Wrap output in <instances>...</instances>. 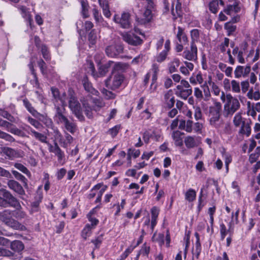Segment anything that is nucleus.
Listing matches in <instances>:
<instances>
[{
  "mask_svg": "<svg viewBox=\"0 0 260 260\" xmlns=\"http://www.w3.org/2000/svg\"><path fill=\"white\" fill-rule=\"evenodd\" d=\"M231 88L233 92L239 93L240 92L239 82L235 80L231 81Z\"/></svg>",
  "mask_w": 260,
  "mask_h": 260,
  "instance_id": "6e6d98bb",
  "label": "nucleus"
},
{
  "mask_svg": "<svg viewBox=\"0 0 260 260\" xmlns=\"http://www.w3.org/2000/svg\"><path fill=\"white\" fill-rule=\"evenodd\" d=\"M123 79L124 77L122 75L120 74H114L110 88L113 90L118 88L123 82Z\"/></svg>",
  "mask_w": 260,
  "mask_h": 260,
  "instance_id": "6ab92c4d",
  "label": "nucleus"
},
{
  "mask_svg": "<svg viewBox=\"0 0 260 260\" xmlns=\"http://www.w3.org/2000/svg\"><path fill=\"white\" fill-rule=\"evenodd\" d=\"M248 44L246 42H244L242 43L240 45V49L238 47H236L234 48L232 51V53L234 55L236 56L238 60L240 63H244L245 59L243 57V54L245 51L247 50Z\"/></svg>",
  "mask_w": 260,
  "mask_h": 260,
  "instance_id": "9b49d317",
  "label": "nucleus"
},
{
  "mask_svg": "<svg viewBox=\"0 0 260 260\" xmlns=\"http://www.w3.org/2000/svg\"><path fill=\"white\" fill-rule=\"evenodd\" d=\"M83 86L86 91L93 95H98L99 93V91L93 88L91 84L87 80L83 81Z\"/></svg>",
  "mask_w": 260,
  "mask_h": 260,
  "instance_id": "f704fd0d",
  "label": "nucleus"
},
{
  "mask_svg": "<svg viewBox=\"0 0 260 260\" xmlns=\"http://www.w3.org/2000/svg\"><path fill=\"white\" fill-rule=\"evenodd\" d=\"M68 100V106L72 113L81 121L84 120L80 103L78 101L74 91L70 89L68 92L66 100Z\"/></svg>",
  "mask_w": 260,
  "mask_h": 260,
  "instance_id": "f03ea898",
  "label": "nucleus"
},
{
  "mask_svg": "<svg viewBox=\"0 0 260 260\" xmlns=\"http://www.w3.org/2000/svg\"><path fill=\"white\" fill-rule=\"evenodd\" d=\"M191 42L190 44L196 45V43H202L205 39V35L203 31L198 29H193L190 31Z\"/></svg>",
  "mask_w": 260,
  "mask_h": 260,
  "instance_id": "ddd939ff",
  "label": "nucleus"
},
{
  "mask_svg": "<svg viewBox=\"0 0 260 260\" xmlns=\"http://www.w3.org/2000/svg\"><path fill=\"white\" fill-rule=\"evenodd\" d=\"M240 212V209L237 208L236 210V211L235 213L233 212L232 214V217H231V221L229 223V231L230 233L231 234H232L234 232V228L232 226V222H235L236 224H238L239 223V214Z\"/></svg>",
  "mask_w": 260,
  "mask_h": 260,
  "instance_id": "2f4dec72",
  "label": "nucleus"
},
{
  "mask_svg": "<svg viewBox=\"0 0 260 260\" xmlns=\"http://www.w3.org/2000/svg\"><path fill=\"white\" fill-rule=\"evenodd\" d=\"M3 152L9 159L11 160L22 158L24 156V152L22 150H15L10 147L4 148Z\"/></svg>",
  "mask_w": 260,
  "mask_h": 260,
  "instance_id": "f8f14e48",
  "label": "nucleus"
},
{
  "mask_svg": "<svg viewBox=\"0 0 260 260\" xmlns=\"http://www.w3.org/2000/svg\"><path fill=\"white\" fill-rule=\"evenodd\" d=\"M222 105L219 102L214 101L209 108V123L214 128H220L222 124L221 119Z\"/></svg>",
  "mask_w": 260,
  "mask_h": 260,
  "instance_id": "f257e3e1",
  "label": "nucleus"
},
{
  "mask_svg": "<svg viewBox=\"0 0 260 260\" xmlns=\"http://www.w3.org/2000/svg\"><path fill=\"white\" fill-rule=\"evenodd\" d=\"M250 70L251 67L250 64L246 66L245 68H244L243 66H238L234 71L235 77L240 78L242 76H245L250 73Z\"/></svg>",
  "mask_w": 260,
  "mask_h": 260,
  "instance_id": "f3484780",
  "label": "nucleus"
},
{
  "mask_svg": "<svg viewBox=\"0 0 260 260\" xmlns=\"http://www.w3.org/2000/svg\"><path fill=\"white\" fill-rule=\"evenodd\" d=\"M49 150L50 152L55 153L57 157L58 162L61 165L64 164L66 162L64 153L59 148L56 142H54V146L49 144Z\"/></svg>",
  "mask_w": 260,
  "mask_h": 260,
  "instance_id": "1a4fd4ad",
  "label": "nucleus"
},
{
  "mask_svg": "<svg viewBox=\"0 0 260 260\" xmlns=\"http://www.w3.org/2000/svg\"><path fill=\"white\" fill-rule=\"evenodd\" d=\"M221 6L224 5V2L222 0H213L209 4L210 11L216 14L219 9V4Z\"/></svg>",
  "mask_w": 260,
  "mask_h": 260,
  "instance_id": "c756f323",
  "label": "nucleus"
},
{
  "mask_svg": "<svg viewBox=\"0 0 260 260\" xmlns=\"http://www.w3.org/2000/svg\"><path fill=\"white\" fill-rule=\"evenodd\" d=\"M246 121L244 118H242L241 113H236L233 118V123L236 127L240 126Z\"/></svg>",
  "mask_w": 260,
  "mask_h": 260,
  "instance_id": "e433bc0d",
  "label": "nucleus"
},
{
  "mask_svg": "<svg viewBox=\"0 0 260 260\" xmlns=\"http://www.w3.org/2000/svg\"><path fill=\"white\" fill-rule=\"evenodd\" d=\"M29 128V134L32 137H34L36 140L40 141L42 143L48 144V145L49 144V143H48V142L47 141V137L46 135L35 131L31 127Z\"/></svg>",
  "mask_w": 260,
  "mask_h": 260,
  "instance_id": "b1692460",
  "label": "nucleus"
},
{
  "mask_svg": "<svg viewBox=\"0 0 260 260\" xmlns=\"http://www.w3.org/2000/svg\"><path fill=\"white\" fill-rule=\"evenodd\" d=\"M182 56L185 59L190 61H196L198 59V48L196 45L190 44V49H185Z\"/></svg>",
  "mask_w": 260,
  "mask_h": 260,
  "instance_id": "9d476101",
  "label": "nucleus"
},
{
  "mask_svg": "<svg viewBox=\"0 0 260 260\" xmlns=\"http://www.w3.org/2000/svg\"><path fill=\"white\" fill-rule=\"evenodd\" d=\"M250 121L247 120L240 125L241 128L239 130V133L242 135H245L246 137H249L251 134Z\"/></svg>",
  "mask_w": 260,
  "mask_h": 260,
  "instance_id": "bb28decb",
  "label": "nucleus"
},
{
  "mask_svg": "<svg viewBox=\"0 0 260 260\" xmlns=\"http://www.w3.org/2000/svg\"><path fill=\"white\" fill-rule=\"evenodd\" d=\"M102 186H103V183H98L94 185L90 190V193L88 194L87 198L90 200L93 199L96 195L94 191L100 189Z\"/></svg>",
  "mask_w": 260,
  "mask_h": 260,
  "instance_id": "864d4df0",
  "label": "nucleus"
},
{
  "mask_svg": "<svg viewBox=\"0 0 260 260\" xmlns=\"http://www.w3.org/2000/svg\"><path fill=\"white\" fill-rule=\"evenodd\" d=\"M239 100L230 93L226 94V101L223 105V114L224 117H231L240 108Z\"/></svg>",
  "mask_w": 260,
  "mask_h": 260,
  "instance_id": "20e7f679",
  "label": "nucleus"
},
{
  "mask_svg": "<svg viewBox=\"0 0 260 260\" xmlns=\"http://www.w3.org/2000/svg\"><path fill=\"white\" fill-rule=\"evenodd\" d=\"M114 64L113 61H109V62L102 65L99 67V73L101 76H104L108 72V69L110 66Z\"/></svg>",
  "mask_w": 260,
  "mask_h": 260,
  "instance_id": "37998d69",
  "label": "nucleus"
},
{
  "mask_svg": "<svg viewBox=\"0 0 260 260\" xmlns=\"http://www.w3.org/2000/svg\"><path fill=\"white\" fill-rule=\"evenodd\" d=\"M153 72L152 80L153 81L157 79V75L159 72V66L156 63H153L151 69Z\"/></svg>",
  "mask_w": 260,
  "mask_h": 260,
  "instance_id": "0e129e2a",
  "label": "nucleus"
},
{
  "mask_svg": "<svg viewBox=\"0 0 260 260\" xmlns=\"http://www.w3.org/2000/svg\"><path fill=\"white\" fill-rule=\"evenodd\" d=\"M0 194L3 197V198L0 197V206L20 207L19 201L9 191L4 189H0Z\"/></svg>",
  "mask_w": 260,
  "mask_h": 260,
  "instance_id": "39448f33",
  "label": "nucleus"
},
{
  "mask_svg": "<svg viewBox=\"0 0 260 260\" xmlns=\"http://www.w3.org/2000/svg\"><path fill=\"white\" fill-rule=\"evenodd\" d=\"M8 185L9 187L13 190L16 192L20 195H24L25 194L24 190L23 187L18 182L11 180L8 182Z\"/></svg>",
  "mask_w": 260,
  "mask_h": 260,
  "instance_id": "dca6fc26",
  "label": "nucleus"
},
{
  "mask_svg": "<svg viewBox=\"0 0 260 260\" xmlns=\"http://www.w3.org/2000/svg\"><path fill=\"white\" fill-rule=\"evenodd\" d=\"M93 16L97 24L104 25V18H103L100 11L96 8H94L92 10Z\"/></svg>",
  "mask_w": 260,
  "mask_h": 260,
  "instance_id": "473e14b6",
  "label": "nucleus"
},
{
  "mask_svg": "<svg viewBox=\"0 0 260 260\" xmlns=\"http://www.w3.org/2000/svg\"><path fill=\"white\" fill-rule=\"evenodd\" d=\"M82 103L83 107L84 109L85 114L86 116L89 118H92V112L91 108L89 106V104L83 99L81 100Z\"/></svg>",
  "mask_w": 260,
  "mask_h": 260,
  "instance_id": "a19ab883",
  "label": "nucleus"
},
{
  "mask_svg": "<svg viewBox=\"0 0 260 260\" xmlns=\"http://www.w3.org/2000/svg\"><path fill=\"white\" fill-rule=\"evenodd\" d=\"M23 243L19 240H15L11 242V249L15 252H20L24 249Z\"/></svg>",
  "mask_w": 260,
  "mask_h": 260,
  "instance_id": "72a5a7b5",
  "label": "nucleus"
},
{
  "mask_svg": "<svg viewBox=\"0 0 260 260\" xmlns=\"http://www.w3.org/2000/svg\"><path fill=\"white\" fill-rule=\"evenodd\" d=\"M248 99L258 101L260 99V87L259 86L255 85L254 88H251L247 93Z\"/></svg>",
  "mask_w": 260,
  "mask_h": 260,
  "instance_id": "aec40b11",
  "label": "nucleus"
},
{
  "mask_svg": "<svg viewBox=\"0 0 260 260\" xmlns=\"http://www.w3.org/2000/svg\"><path fill=\"white\" fill-rule=\"evenodd\" d=\"M189 81L191 84L193 85L202 84L204 81L202 73L199 72L198 74H192L190 77Z\"/></svg>",
  "mask_w": 260,
  "mask_h": 260,
  "instance_id": "7c9ffc66",
  "label": "nucleus"
},
{
  "mask_svg": "<svg viewBox=\"0 0 260 260\" xmlns=\"http://www.w3.org/2000/svg\"><path fill=\"white\" fill-rule=\"evenodd\" d=\"M0 138L5 139V140L10 142H13L15 141V139L12 136H11L10 135L6 133L1 131V130Z\"/></svg>",
  "mask_w": 260,
  "mask_h": 260,
  "instance_id": "4d7b16f0",
  "label": "nucleus"
},
{
  "mask_svg": "<svg viewBox=\"0 0 260 260\" xmlns=\"http://www.w3.org/2000/svg\"><path fill=\"white\" fill-rule=\"evenodd\" d=\"M148 6L144 12L141 19L142 23H146L150 22L152 18L151 9L153 8V2L151 0H147Z\"/></svg>",
  "mask_w": 260,
  "mask_h": 260,
  "instance_id": "4468645a",
  "label": "nucleus"
},
{
  "mask_svg": "<svg viewBox=\"0 0 260 260\" xmlns=\"http://www.w3.org/2000/svg\"><path fill=\"white\" fill-rule=\"evenodd\" d=\"M51 90L54 99H55L56 101L60 100L62 105L63 106H66V98L67 97L66 93H63L62 94L60 95L58 89L55 87H51Z\"/></svg>",
  "mask_w": 260,
  "mask_h": 260,
  "instance_id": "a211bd4d",
  "label": "nucleus"
},
{
  "mask_svg": "<svg viewBox=\"0 0 260 260\" xmlns=\"http://www.w3.org/2000/svg\"><path fill=\"white\" fill-rule=\"evenodd\" d=\"M12 173L16 179L19 180L23 182H25L27 180L26 178L23 175L21 174L17 171L13 170L12 171Z\"/></svg>",
  "mask_w": 260,
  "mask_h": 260,
  "instance_id": "e2e57ef3",
  "label": "nucleus"
},
{
  "mask_svg": "<svg viewBox=\"0 0 260 260\" xmlns=\"http://www.w3.org/2000/svg\"><path fill=\"white\" fill-rule=\"evenodd\" d=\"M38 65L40 69L41 73L44 75H47V66L45 61L42 59H40L38 61Z\"/></svg>",
  "mask_w": 260,
  "mask_h": 260,
  "instance_id": "5fc2aeb1",
  "label": "nucleus"
},
{
  "mask_svg": "<svg viewBox=\"0 0 260 260\" xmlns=\"http://www.w3.org/2000/svg\"><path fill=\"white\" fill-rule=\"evenodd\" d=\"M23 105L27 109V110L35 117L39 118L40 116H42L32 106L31 104L27 99H24L23 100Z\"/></svg>",
  "mask_w": 260,
  "mask_h": 260,
  "instance_id": "4be33fe9",
  "label": "nucleus"
},
{
  "mask_svg": "<svg viewBox=\"0 0 260 260\" xmlns=\"http://www.w3.org/2000/svg\"><path fill=\"white\" fill-rule=\"evenodd\" d=\"M171 13L173 17L175 18H176L177 17L181 16V4L178 3L176 6V12H175L174 8H173L171 10Z\"/></svg>",
  "mask_w": 260,
  "mask_h": 260,
  "instance_id": "13d9d810",
  "label": "nucleus"
},
{
  "mask_svg": "<svg viewBox=\"0 0 260 260\" xmlns=\"http://www.w3.org/2000/svg\"><path fill=\"white\" fill-rule=\"evenodd\" d=\"M180 60L178 58H174L169 64V71L171 73L177 71V68L179 66Z\"/></svg>",
  "mask_w": 260,
  "mask_h": 260,
  "instance_id": "c03bdc74",
  "label": "nucleus"
},
{
  "mask_svg": "<svg viewBox=\"0 0 260 260\" xmlns=\"http://www.w3.org/2000/svg\"><path fill=\"white\" fill-rule=\"evenodd\" d=\"M224 28L227 31V35L230 36L236 30L237 26L231 22H228L224 24Z\"/></svg>",
  "mask_w": 260,
  "mask_h": 260,
  "instance_id": "58836bf2",
  "label": "nucleus"
},
{
  "mask_svg": "<svg viewBox=\"0 0 260 260\" xmlns=\"http://www.w3.org/2000/svg\"><path fill=\"white\" fill-rule=\"evenodd\" d=\"M184 143L186 147L188 148H192L196 146L197 144L194 137L187 136L185 138Z\"/></svg>",
  "mask_w": 260,
  "mask_h": 260,
  "instance_id": "ea45409f",
  "label": "nucleus"
},
{
  "mask_svg": "<svg viewBox=\"0 0 260 260\" xmlns=\"http://www.w3.org/2000/svg\"><path fill=\"white\" fill-rule=\"evenodd\" d=\"M66 129L71 134H74L77 130L76 124L68 120L64 124Z\"/></svg>",
  "mask_w": 260,
  "mask_h": 260,
  "instance_id": "09e8293b",
  "label": "nucleus"
},
{
  "mask_svg": "<svg viewBox=\"0 0 260 260\" xmlns=\"http://www.w3.org/2000/svg\"><path fill=\"white\" fill-rule=\"evenodd\" d=\"M81 4L82 6V15L84 18L89 17L88 8L89 5L86 1L83 0L81 1Z\"/></svg>",
  "mask_w": 260,
  "mask_h": 260,
  "instance_id": "de8ad7c7",
  "label": "nucleus"
},
{
  "mask_svg": "<svg viewBox=\"0 0 260 260\" xmlns=\"http://www.w3.org/2000/svg\"><path fill=\"white\" fill-rule=\"evenodd\" d=\"M6 130L8 132L14 135H17L19 136H21V134L22 133V132L20 129L16 127L15 126L13 125L11 123L10 125L9 126V127L6 128Z\"/></svg>",
  "mask_w": 260,
  "mask_h": 260,
  "instance_id": "3c124183",
  "label": "nucleus"
},
{
  "mask_svg": "<svg viewBox=\"0 0 260 260\" xmlns=\"http://www.w3.org/2000/svg\"><path fill=\"white\" fill-rule=\"evenodd\" d=\"M40 49L41 53L43 58L47 61H50L51 60V55L48 50V47L44 44H42Z\"/></svg>",
  "mask_w": 260,
  "mask_h": 260,
  "instance_id": "c9c22d12",
  "label": "nucleus"
},
{
  "mask_svg": "<svg viewBox=\"0 0 260 260\" xmlns=\"http://www.w3.org/2000/svg\"><path fill=\"white\" fill-rule=\"evenodd\" d=\"M120 35L122 40L129 45L138 46L142 43V40L133 33L123 32H121Z\"/></svg>",
  "mask_w": 260,
  "mask_h": 260,
  "instance_id": "6e6552de",
  "label": "nucleus"
},
{
  "mask_svg": "<svg viewBox=\"0 0 260 260\" xmlns=\"http://www.w3.org/2000/svg\"><path fill=\"white\" fill-rule=\"evenodd\" d=\"M123 47L122 45H110L106 48V54L114 57L123 52Z\"/></svg>",
  "mask_w": 260,
  "mask_h": 260,
  "instance_id": "2eb2a0df",
  "label": "nucleus"
},
{
  "mask_svg": "<svg viewBox=\"0 0 260 260\" xmlns=\"http://www.w3.org/2000/svg\"><path fill=\"white\" fill-rule=\"evenodd\" d=\"M201 87L203 90L204 94V101H207L209 100L211 96V93L209 88L207 85V82H205L203 84L201 85Z\"/></svg>",
  "mask_w": 260,
  "mask_h": 260,
  "instance_id": "79ce46f5",
  "label": "nucleus"
},
{
  "mask_svg": "<svg viewBox=\"0 0 260 260\" xmlns=\"http://www.w3.org/2000/svg\"><path fill=\"white\" fill-rule=\"evenodd\" d=\"M176 37L181 44H187L188 42V38L184 32V29L180 26H178Z\"/></svg>",
  "mask_w": 260,
  "mask_h": 260,
  "instance_id": "cd10ccee",
  "label": "nucleus"
},
{
  "mask_svg": "<svg viewBox=\"0 0 260 260\" xmlns=\"http://www.w3.org/2000/svg\"><path fill=\"white\" fill-rule=\"evenodd\" d=\"M221 134H229L230 133L231 128L229 123H225L223 121H222V124L220 128H215Z\"/></svg>",
  "mask_w": 260,
  "mask_h": 260,
  "instance_id": "4c0bfd02",
  "label": "nucleus"
},
{
  "mask_svg": "<svg viewBox=\"0 0 260 260\" xmlns=\"http://www.w3.org/2000/svg\"><path fill=\"white\" fill-rule=\"evenodd\" d=\"M168 55V53L166 52L165 51H161L160 53H159L156 57V60L158 62H161L164 61Z\"/></svg>",
  "mask_w": 260,
  "mask_h": 260,
  "instance_id": "69168bd1",
  "label": "nucleus"
},
{
  "mask_svg": "<svg viewBox=\"0 0 260 260\" xmlns=\"http://www.w3.org/2000/svg\"><path fill=\"white\" fill-rule=\"evenodd\" d=\"M28 122L37 129H40L43 127L42 124L35 119L28 116L26 118Z\"/></svg>",
  "mask_w": 260,
  "mask_h": 260,
  "instance_id": "603ef678",
  "label": "nucleus"
},
{
  "mask_svg": "<svg viewBox=\"0 0 260 260\" xmlns=\"http://www.w3.org/2000/svg\"><path fill=\"white\" fill-rule=\"evenodd\" d=\"M164 100L165 103L168 108L171 109L174 106L175 101L171 90L168 91L165 94Z\"/></svg>",
  "mask_w": 260,
  "mask_h": 260,
  "instance_id": "412c9836",
  "label": "nucleus"
},
{
  "mask_svg": "<svg viewBox=\"0 0 260 260\" xmlns=\"http://www.w3.org/2000/svg\"><path fill=\"white\" fill-rule=\"evenodd\" d=\"M93 229V226H90L89 224H86L81 232L82 237L86 240L91 235Z\"/></svg>",
  "mask_w": 260,
  "mask_h": 260,
  "instance_id": "a18cd8bd",
  "label": "nucleus"
},
{
  "mask_svg": "<svg viewBox=\"0 0 260 260\" xmlns=\"http://www.w3.org/2000/svg\"><path fill=\"white\" fill-rule=\"evenodd\" d=\"M184 134L179 131H173L172 133V138L174 141L176 146L181 147L183 145V140L181 136Z\"/></svg>",
  "mask_w": 260,
  "mask_h": 260,
  "instance_id": "393cba45",
  "label": "nucleus"
},
{
  "mask_svg": "<svg viewBox=\"0 0 260 260\" xmlns=\"http://www.w3.org/2000/svg\"><path fill=\"white\" fill-rule=\"evenodd\" d=\"M151 134L152 135L151 139L156 141H160L162 136L161 132L158 131L154 130Z\"/></svg>",
  "mask_w": 260,
  "mask_h": 260,
  "instance_id": "774afa93",
  "label": "nucleus"
},
{
  "mask_svg": "<svg viewBox=\"0 0 260 260\" xmlns=\"http://www.w3.org/2000/svg\"><path fill=\"white\" fill-rule=\"evenodd\" d=\"M13 217L12 210L7 209L0 212V220L6 225L15 230H25L26 227Z\"/></svg>",
  "mask_w": 260,
  "mask_h": 260,
  "instance_id": "7ed1b4c3",
  "label": "nucleus"
},
{
  "mask_svg": "<svg viewBox=\"0 0 260 260\" xmlns=\"http://www.w3.org/2000/svg\"><path fill=\"white\" fill-rule=\"evenodd\" d=\"M240 11V7L237 2H235L233 5H229L224 9L223 11L226 14L232 15L237 13Z\"/></svg>",
  "mask_w": 260,
  "mask_h": 260,
  "instance_id": "5701e85b",
  "label": "nucleus"
},
{
  "mask_svg": "<svg viewBox=\"0 0 260 260\" xmlns=\"http://www.w3.org/2000/svg\"><path fill=\"white\" fill-rule=\"evenodd\" d=\"M19 9L21 11L22 16L25 19L27 23L31 25L32 19L28 9L26 7L23 6H20Z\"/></svg>",
  "mask_w": 260,
  "mask_h": 260,
  "instance_id": "c85d7f7f",
  "label": "nucleus"
},
{
  "mask_svg": "<svg viewBox=\"0 0 260 260\" xmlns=\"http://www.w3.org/2000/svg\"><path fill=\"white\" fill-rule=\"evenodd\" d=\"M185 199L189 202H193L196 198V191L191 188L189 189L185 194Z\"/></svg>",
  "mask_w": 260,
  "mask_h": 260,
  "instance_id": "49530a36",
  "label": "nucleus"
},
{
  "mask_svg": "<svg viewBox=\"0 0 260 260\" xmlns=\"http://www.w3.org/2000/svg\"><path fill=\"white\" fill-rule=\"evenodd\" d=\"M247 114L250 115L253 118L256 116V111L251 107V102L248 101L247 103Z\"/></svg>",
  "mask_w": 260,
  "mask_h": 260,
  "instance_id": "bf43d9fd",
  "label": "nucleus"
},
{
  "mask_svg": "<svg viewBox=\"0 0 260 260\" xmlns=\"http://www.w3.org/2000/svg\"><path fill=\"white\" fill-rule=\"evenodd\" d=\"M103 235L101 234L98 236L95 239L91 240V242L94 245L95 248H99L103 240Z\"/></svg>",
  "mask_w": 260,
  "mask_h": 260,
  "instance_id": "052dcab7",
  "label": "nucleus"
},
{
  "mask_svg": "<svg viewBox=\"0 0 260 260\" xmlns=\"http://www.w3.org/2000/svg\"><path fill=\"white\" fill-rule=\"evenodd\" d=\"M14 166L27 176H30V172L23 165L20 163H15Z\"/></svg>",
  "mask_w": 260,
  "mask_h": 260,
  "instance_id": "8fccbe9b",
  "label": "nucleus"
},
{
  "mask_svg": "<svg viewBox=\"0 0 260 260\" xmlns=\"http://www.w3.org/2000/svg\"><path fill=\"white\" fill-rule=\"evenodd\" d=\"M0 115L3 116V117L7 119L9 121L11 122H13L14 121V118L10 114H9L7 111L3 110L0 109Z\"/></svg>",
  "mask_w": 260,
  "mask_h": 260,
  "instance_id": "680f3d73",
  "label": "nucleus"
},
{
  "mask_svg": "<svg viewBox=\"0 0 260 260\" xmlns=\"http://www.w3.org/2000/svg\"><path fill=\"white\" fill-rule=\"evenodd\" d=\"M113 21L123 28L128 29L131 27L130 14L128 13L123 12L120 16L115 15Z\"/></svg>",
  "mask_w": 260,
  "mask_h": 260,
  "instance_id": "0eeeda50",
  "label": "nucleus"
},
{
  "mask_svg": "<svg viewBox=\"0 0 260 260\" xmlns=\"http://www.w3.org/2000/svg\"><path fill=\"white\" fill-rule=\"evenodd\" d=\"M14 208H16V209L12 210L13 216L17 219L16 220H21L23 219H25L27 217L26 213L22 210V207L21 205L20 207Z\"/></svg>",
  "mask_w": 260,
  "mask_h": 260,
  "instance_id": "a878e982",
  "label": "nucleus"
},
{
  "mask_svg": "<svg viewBox=\"0 0 260 260\" xmlns=\"http://www.w3.org/2000/svg\"><path fill=\"white\" fill-rule=\"evenodd\" d=\"M175 94L177 96L183 99H186L192 93V89L188 82L182 80L179 85L176 87Z\"/></svg>",
  "mask_w": 260,
  "mask_h": 260,
  "instance_id": "423d86ee",
  "label": "nucleus"
},
{
  "mask_svg": "<svg viewBox=\"0 0 260 260\" xmlns=\"http://www.w3.org/2000/svg\"><path fill=\"white\" fill-rule=\"evenodd\" d=\"M55 117L58 123H63L64 124L69 120L64 114L57 115Z\"/></svg>",
  "mask_w": 260,
  "mask_h": 260,
  "instance_id": "338daca9",
  "label": "nucleus"
}]
</instances>
